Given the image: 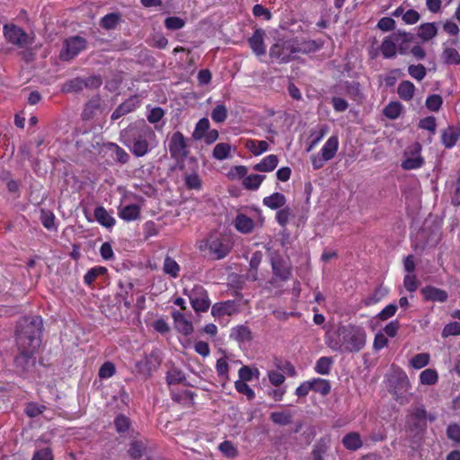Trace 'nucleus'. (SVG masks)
Masks as SVG:
<instances>
[{"instance_id": "f257e3e1", "label": "nucleus", "mask_w": 460, "mask_h": 460, "mask_svg": "<svg viewBox=\"0 0 460 460\" xmlns=\"http://www.w3.org/2000/svg\"><path fill=\"white\" fill-rule=\"evenodd\" d=\"M326 344L340 352H358L366 345V332L362 327L348 324L340 325L326 336Z\"/></svg>"}, {"instance_id": "f03ea898", "label": "nucleus", "mask_w": 460, "mask_h": 460, "mask_svg": "<svg viewBox=\"0 0 460 460\" xmlns=\"http://www.w3.org/2000/svg\"><path fill=\"white\" fill-rule=\"evenodd\" d=\"M151 137H155V133L145 123L131 124L121 132L124 145L136 157H143L149 153L148 138Z\"/></svg>"}, {"instance_id": "7ed1b4c3", "label": "nucleus", "mask_w": 460, "mask_h": 460, "mask_svg": "<svg viewBox=\"0 0 460 460\" xmlns=\"http://www.w3.org/2000/svg\"><path fill=\"white\" fill-rule=\"evenodd\" d=\"M201 251H208V255L214 260L225 258L230 252L228 242L218 234H210L208 237L199 245Z\"/></svg>"}, {"instance_id": "20e7f679", "label": "nucleus", "mask_w": 460, "mask_h": 460, "mask_svg": "<svg viewBox=\"0 0 460 460\" xmlns=\"http://www.w3.org/2000/svg\"><path fill=\"white\" fill-rule=\"evenodd\" d=\"M16 341L20 355L16 357L15 361L19 364L22 361L27 362L32 358L40 345V337H36L35 333L31 336L17 333Z\"/></svg>"}, {"instance_id": "39448f33", "label": "nucleus", "mask_w": 460, "mask_h": 460, "mask_svg": "<svg viewBox=\"0 0 460 460\" xmlns=\"http://www.w3.org/2000/svg\"><path fill=\"white\" fill-rule=\"evenodd\" d=\"M428 412L424 405L411 409L406 419L405 429L415 434H423L427 429Z\"/></svg>"}, {"instance_id": "423d86ee", "label": "nucleus", "mask_w": 460, "mask_h": 460, "mask_svg": "<svg viewBox=\"0 0 460 460\" xmlns=\"http://www.w3.org/2000/svg\"><path fill=\"white\" fill-rule=\"evenodd\" d=\"M183 294L188 296L195 312H206L210 306L207 290L201 285H195L190 290L184 288Z\"/></svg>"}, {"instance_id": "0eeeda50", "label": "nucleus", "mask_w": 460, "mask_h": 460, "mask_svg": "<svg viewBox=\"0 0 460 460\" xmlns=\"http://www.w3.org/2000/svg\"><path fill=\"white\" fill-rule=\"evenodd\" d=\"M296 48L293 41L279 40L270 49V57L278 60L279 63H288L296 58Z\"/></svg>"}, {"instance_id": "6e6552de", "label": "nucleus", "mask_w": 460, "mask_h": 460, "mask_svg": "<svg viewBox=\"0 0 460 460\" xmlns=\"http://www.w3.org/2000/svg\"><path fill=\"white\" fill-rule=\"evenodd\" d=\"M85 46L86 40L83 37L73 36L66 39L59 53V59L66 62L74 59Z\"/></svg>"}, {"instance_id": "1a4fd4ad", "label": "nucleus", "mask_w": 460, "mask_h": 460, "mask_svg": "<svg viewBox=\"0 0 460 460\" xmlns=\"http://www.w3.org/2000/svg\"><path fill=\"white\" fill-rule=\"evenodd\" d=\"M170 155L173 160L182 161L189 155L187 139L180 131L172 133L168 142Z\"/></svg>"}, {"instance_id": "9d476101", "label": "nucleus", "mask_w": 460, "mask_h": 460, "mask_svg": "<svg viewBox=\"0 0 460 460\" xmlns=\"http://www.w3.org/2000/svg\"><path fill=\"white\" fill-rule=\"evenodd\" d=\"M421 149V145L418 142L406 148L404 151L405 159L401 164L403 170L410 171L422 167L424 158L420 155Z\"/></svg>"}, {"instance_id": "9b49d317", "label": "nucleus", "mask_w": 460, "mask_h": 460, "mask_svg": "<svg viewBox=\"0 0 460 460\" xmlns=\"http://www.w3.org/2000/svg\"><path fill=\"white\" fill-rule=\"evenodd\" d=\"M161 362L162 360L158 355V351L153 350L144 358L136 362L135 367L137 374L141 375L145 378H147L150 377L153 373L158 369Z\"/></svg>"}, {"instance_id": "f8f14e48", "label": "nucleus", "mask_w": 460, "mask_h": 460, "mask_svg": "<svg viewBox=\"0 0 460 460\" xmlns=\"http://www.w3.org/2000/svg\"><path fill=\"white\" fill-rule=\"evenodd\" d=\"M270 264L273 275L281 281H287L292 274V267L290 263L285 260L280 254L274 252L270 257Z\"/></svg>"}, {"instance_id": "ddd939ff", "label": "nucleus", "mask_w": 460, "mask_h": 460, "mask_svg": "<svg viewBox=\"0 0 460 460\" xmlns=\"http://www.w3.org/2000/svg\"><path fill=\"white\" fill-rule=\"evenodd\" d=\"M4 35L6 40L18 47H24L28 44V35L20 27L13 24L4 26Z\"/></svg>"}, {"instance_id": "4468645a", "label": "nucleus", "mask_w": 460, "mask_h": 460, "mask_svg": "<svg viewBox=\"0 0 460 460\" xmlns=\"http://www.w3.org/2000/svg\"><path fill=\"white\" fill-rule=\"evenodd\" d=\"M265 36V31L259 28L256 29L252 37L248 39V44L257 57L266 54V46L264 44Z\"/></svg>"}, {"instance_id": "2eb2a0df", "label": "nucleus", "mask_w": 460, "mask_h": 460, "mask_svg": "<svg viewBox=\"0 0 460 460\" xmlns=\"http://www.w3.org/2000/svg\"><path fill=\"white\" fill-rule=\"evenodd\" d=\"M42 328L43 323L41 317L31 316L25 318L24 325L22 326V330L19 331L17 333L30 336H31L32 333H35L36 337H40Z\"/></svg>"}, {"instance_id": "dca6fc26", "label": "nucleus", "mask_w": 460, "mask_h": 460, "mask_svg": "<svg viewBox=\"0 0 460 460\" xmlns=\"http://www.w3.org/2000/svg\"><path fill=\"white\" fill-rule=\"evenodd\" d=\"M139 105V100L137 96L133 95L127 99L125 102L120 103L115 111L112 112L111 119L116 120L120 117L135 111Z\"/></svg>"}, {"instance_id": "f3484780", "label": "nucleus", "mask_w": 460, "mask_h": 460, "mask_svg": "<svg viewBox=\"0 0 460 460\" xmlns=\"http://www.w3.org/2000/svg\"><path fill=\"white\" fill-rule=\"evenodd\" d=\"M420 292L427 301L444 303L448 298V294L446 290L433 286H426L421 288Z\"/></svg>"}, {"instance_id": "a211bd4d", "label": "nucleus", "mask_w": 460, "mask_h": 460, "mask_svg": "<svg viewBox=\"0 0 460 460\" xmlns=\"http://www.w3.org/2000/svg\"><path fill=\"white\" fill-rule=\"evenodd\" d=\"M172 317L174 321V327L175 329L181 332V334L188 336L193 332V325L192 323L186 319L185 315L179 312L174 310L172 313Z\"/></svg>"}, {"instance_id": "6ab92c4d", "label": "nucleus", "mask_w": 460, "mask_h": 460, "mask_svg": "<svg viewBox=\"0 0 460 460\" xmlns=\"http://www.w3.org/2000/svg\"><path fill=\"white\" fill-rule=\"evenodd\" d=\"M392 38L395 40L398 51L402 55L409 52V43L414 40V35L405 31H396L392 34Z\"/></svg>"}, {"instance_id": "aec40b11", "label": "nucleus", "mask_w": 460, "mask_h": 460, "mask_svg": "<svg viewBox=\"0 0 460 460\" xmlns=\"http://www.w3.org/2000/svg\"><path fill=\"white\" fill-rule=\"evenodd\" d=\"M102 99L100 95L93 96L91 100H89L84 107V110L81 113V118L83 120H90L93 119L96 113L101 110Z\"/></svg>"}, {"instance_id": "412c9836", "label": "nucleus", "mask_w": 460, "mask_h": 460, "mask_svg": "<svg viewBox=\"0 0 460 460\" xmlns=\"http://www.w3.org/2000/svg\"><path fill=\"white\" fill-rule=\"evenodd\" d=\"M236 230L242 234H250L254 228L253 220L243 213H239L234 222Z\"/></svg>"}, {"instance_id": "4be33fe9", "label": "nucleus", "mask_w": 460, "mask_h": 460, "mask_svg": "<svg viewBox=\"0 0 460 460\" xmlns=\"http://www.w3.org/2000/svg\"><path fill=\"white\" fill-rule=\"evenodd\" d=\"M262 252L261 251H256L252 254L250 263H249V271L247 272L246 279L251 281H255L258 279V269L262 261Z\"/></svg>"}, {"instance_id": "5701e85b", "label": "nucleus", "mask_w": 460, "mask_h": 460, "mask_svg": "<svg viewBox=\"0 0 460 460\" xmlns=\"http://www.w3.org/2000/svg\"><path fill=\"white\" fill-rule=\"evenodd\" d=\"M279 164V158L276 155H270L264 157L260 163L253 166L257 172H268L273 171Z\"/></svg>"}, {"instance_id": "b1692460", "label": "nucleus", "mask_w": 460, "mask_h": 460, "mask_svg": "<svg viewBox=\"0 0 460 460\" xmlns=\"http://www.w3.org/2000/svg\"><path fill=\"white\" fill-rule=\"evenodd\" d=\"M119 217L125 221H133L140 217V208L137 204H130L119 208Z\"/></svg>"}, {"instance_id": "393cba45", "label": "nucleus", "mask_w": 460, "mask_h": 460, "mask_svg": "<svg viewBox=\"0 0 460 460\" xmlns=\"http://www.w3.org/2000/svg\"><path fill=\"white\" fill-rule=\"evenodd\" d=\"M286 202V197L280 192H274L270 196L265 197L262 200L263 205L270 209L281 208Z\"/></svg>"}, {"instance_id": "a878e982", "label": "nucleus", "mask_w": 460, "mask_h": 460, "mask_svg": "<svg viewBox=\"0 0 460 460\" xmlns=\"http://www.w3.org/2000/svg\"><path fill=\"white\" fill-rule=\"evenodd\" d=\"M234 303L233 301H226L216 303L211 309L213 316L220 317L223 315H231L234 312Z\"/></svg>"}, {"instance_id": "bb28decb", "label": "nucleus", "mask_w": 460, "mask_h": 460, "mask_svg": "<svg viewBox=\"0 0 460 460\" xmlns=\"http://www.w3.org/2000/svg\"><path fill=\"white\" fill-rule=\"evenodd\" d=\"M342 444L348 450L356 451L362 447V440L358 432H349L343 437Z\"/></svg>"}, {"instance_id": "cd10ccee", "label": "nucleus", "mask_w": 460, "mask_h": 460, "mask_svg": "<svg viewBox=\"0 0 460 460\" xmlns=\"http://www.w3.org/2000/svg\"><path fill=\"white\" fill-rule=\"evenodd\" d=\"M293 41V45L296 48V53L308 54L311 52H314L320 49V45L317 44L314 40H302L299 41L297 40H291Z\"/></svg>"}, {"instance_id": "c85d7f7f", "label": "nucleus", "mask_w": 460, "mask_h": 460, "mask_svg": "<svg viewBox=\"0 0 460 460\" xmlns=\"http://www.w3.org/2000/svg\"><path fill=\"white\" fill-rule=\"evenodd\" d=\"M338 146V137L335 136L331 137L322 147L321 155L328 161L332 159L337 153Z\"/></svg>"}, {"instance_id": "c756f323", "label": "nucleus", "mask_w": 460, "mask_h": 460, "mask_svg": "<svg viewBox=\"0 0 460 460\" xmlns=\"http://www.w3.org/2000/svg\"><path fill=\"white\" fill-rule=\"evenodd\" d=\"M94 217L96 220L106 228H111L115 225L114 217H112L103 207H97L94 209Z\"/></svg>"}, {"instance_id": "7c9ffc66", "label": "nucleus", "mask_w": 460, "mask_h": 460, "mask_svg": "<svg viewBox=\"0 0 460 460\" xmlns=\"http://www.w3.org/2000/svg\"><path fill=\"white\" fill-rule=\"evenodd\" d=\"M397 45L395 40L392 38V34L386 37L381 46L380 50L385 58H393L396 56Z\"/></svg>"}, {"instance_id": "2f4dec72", "label": "nucleus", "mask_w": 460, "mask_h": 460, "mask_svg": "<svg viewBox=\"0 0 460 460\" xmlns=\"http://www.w3.org/2000/svg\"><path fill=\"white\" fill-rule=\"evenodd\" d=\"M245 147L255 156L261 155L262 153L269 150V144L267 141H256L254 139H247Z\"/></svg>"}, {"instance_id": "473e14b6", "label": "nucleus", "mask_w": 460, "mask_h": 460, "mask_svg": "<svg viewBox=\"0 0 460 460\" xmlns=\"http://www.w3.org/2000/svg\"><path fill=\"white\" fill-rule=\"evenodd\" d=\"M387 293L388 290L385 288L379 286L374 290V292L371 295H369L368 296L362 300V304L365 306H370L375 304H377L387 295Z\"/></svg>"}, {"instance_id": "72a5a7b5", "label": "nucleus", "mask_w": 460, "mask_h": 460, "mask_svg": "<svg viewBox=\"0 0 460 460\" xmlns=\"http://www.w3.org/2000/svg\"><path fill=\"white\" fill-rule=\"evenodd\" d=\"M195 394L190 390H183L178 393H172V399L185 406L191 407L194 404Z\"/></svg>"}, {"instance_id": "f704fd0d", "label": "nucleus", "mask_w": 460, "mask_h": 460, "mask_svg": "<svg viewBox=\"0 0 460 460\" xmlns=\"http://www.w3.org/2000/svg\"><path fill=\"white\" fill-rule=\"evenodd\" d=\"M415 92L414 84L410 81H402L397 88L399 97L404 101H411Z\"/></svg>"}, {"instance_id": "c9c22d12", "label": "nucleus", "mask_w": 460, "mask_h": 460, "mask_svg": "<svg viewBox=\"0 0 460 460\" xmlns=\"http://www.w3.org/2000/svg\"><path fill=\"white\" fill-rule=\"evenodd\" d=\"M121 22L119 13H111L103 16L100 21V26L105 30H113Z\"/></svg>"}, {"instance_id": "e433bc0d", "label": "nucleus", "mask_w": 460, "mask_h": 460, "mask_svg": "<svg viewBox=\"0 0 460 460\" xmlns=\"http://www.w3.org/2000/svg\"><path fill=\"white\" fill-rule=\"evenodd\" d=\"M438 33V29L434 22L423 23L419 27L418 36L424 41L433 39Z\"/></svg>"}, {"instance_id": "4c0bfd02", "label": "nucleus", "mask_w": 460, "mask_h": 460, "mask_svg": "<svg viewBox=\"0 0 460 460\" xmlns=\"http://www.w3.org/2000/svg\"><path fill=\"white\" fill-rule=\"evenodd\" d=\"M230 336L239 342L250 341L252 339L251 330L244 325L234 328Z\"/></svg>"}, {"instance_id": "58836bf2", "label": "nucleus", "mask_w": 460, "mask_h": 460, "mask_svg": "<svg viewBox=\"0 0 460 460\" xmlns=\"http://www.w3.org/2000/svg\"><path fill=\"white\" fill-rule=\"evenodd\" d=\"M264 179L265 175L262 174H250L243 178V185L246 190H255L259 189Z\"/></svg>"}, {"instance_id": "ea45409f", "label": "nucleus", "mask_w": 460, "mask_h": 460, "mask_svg": "<svg viewBox=\"0 0 460 460\" xmlns=\"http://www.w3.org/2000/svg\"><path fill=\"white\" fill-rule=\"evenodd\" d=\"M185 379L184 373L174 366L167 371L166 382L169 385L182 383Z\"/></svg>"}, {"instance_id": "a19ab883", "label": "nucleus", "mask_w": 460, "mask_h": 460, "mask_svg": "<svg viewBox=\"0 0 460 460\" xmlns=\"http://www.w3.org/2000/svg\"><path fill=\"white\" fill-rule=\"evenodd\" d=\"M108 148L113 151L115 155L114 160L117 163L121 164L128 163L130 156L121 146L115 143H109Z\"/></svg>"}, {"instance_id": "79ce46f5", "label": "nucleus", "mask_w": 460, "mask_h": 460, "mask_svg": "<svg viewBox=\"0 0 460 460\" xmlns=\"http://www.w3.org/2000/svg\"><path fill=\"white\" fill-rule=\"evenodd\" d=\"M146 447L141 440H133L129 444L128 450V455L133 459H139L146 453Z\"/></svg>"}, {"instance_id": "37998d69", "label": "nucleus", "mask_w": 460, "mask_h": 460, "mask_svg": "<svg viewBox=\"0 0 460 460\" xmlns=\"http://www.w3.org/2000/svg\"><path fill=\"white\" fill-rule=\"evenodd\" d=\"M209 120L208 118L200 119L195 126L194 131L192 133V138L194 140H200L205 137V134L209 129Z\"/></svg>"}, {"instance_id": "c03bdc74", "label": "nucleus", "mask_w": 460, "mask_h": 460, "mask_svg": "<svg viewBox=\"0 0 460 460\" xmlns=\"http://www.w3.org/2000/svg\"><path fill=\"white\" fill-rule=\"evenodd\" d=\"M312 391L319 393L322 395H327L331 391V385L328 380L322 378H314L310 381Z\"/></svg>"}, {"instance_id": "a18cd8bd", "label": "nucleus", "mask_w": 460, "mask_h": 460, "mask_svg": "<svg viewBox=\"0 0 460 460\" xmlns=\"http://www.w3.org/2000/svg\"><path fill=\"white\" fill-rule=\"evenodd\" d=\"M402 110V106L399 102H391L384 108L383 114L390 119H395L401 115Z\"/></svg>"}, {"instance_id": "49530a36", "label": "nucleus", "mask_w": 460, "mask_h": 460, "mask_svg": "<svg viewBox=\"0 0 460 460\" xmlns=\"http://www.w3.org/2000/svg\"><path fill=\"white\" fill-rule=\"evenodd\" d=\"M460 135L452 128H448L442 133V143L447 148L453 147Z\"/></svg>"}, {"instance_id": "de8ad7c7", "label": "nucleus", "mask_w": 460, "mask_h": 460, "mask_svg": "<svg viewBox=\"0 0 460 460\" xmlns=\"http://www.w3.org/2000/svg\"><path fill=\"white\" fill-rule=\"evenodd\" d=\"M84 89L83 78L75 77L66 81L61 88L63 93H78Z\"/></svg>"}, {"instance_id": "09e8293b", "label": "nucleus", "mask_w": 460, "mask_h": 460, "mask_svg": "<svg viewBox=\"0 0 460 460\" xmlns=\"http://www.w3.org/2000/svg\"><path fill=\"white\" fill-rule=\"evenodd\" d=\"M270 419L275 424L285 426L291 423L292 414L289 411H273L270 413Z\"/></svg>"}, {"instance_id": "8fccbe9b", "label": "nucleus", "mask_w": 460, "mask_h": 460, "mask_svg": "<svg viewBox=\"0 0 460 460\" xmlns=\"http://www.w3.org/2000/svg\"><path fill=\"white\" fill-rule=\"evenodd\" d=\"M438 380V372L432 368L423 370L420 375V381L425 385H433Z\"/></svg>"}, {"instance_id": "3c124183", "label": "nucleus", "mask_w": 460, "mask_h": 460, "mask_svg": "<svg viewBox=\"0 0 460 460\" xmlns=\"http://www.w3.org/2000/svg\"><path fill=\"white\" fill-rule=\"evenodd\" d=\"M55 215L52 211L47 209L40 210V221L45 228L48 230H56L57 226L55 225Z\"/></svg>"}, {"instance_id": "603ef678", "label": "nucleus", "mask_w": 460, "mask_h": 460, "mask_svg": "<svg viewBox=\"0 0 460 460\" xmlns=\"http://www.w3.org/2000/svg\"><path fill=\"white\" fill-rule=\"evenodd\" d=\"M164 271L172 278H177L180 273V266L175 260L167 256L164 262Z\"/></svg>"}, {"instance_id": "864d4df0", "label": "nucleus", "mask_w": 460, "mask_h": 460, "mask_svg": "<svg viewBox=\"0 0 460 460\" xmlns=\"http://www.w3.org/2000/svg\"><path fill=\"white\" fill-rule=\"evenodd\" d=\"M231 146L227 143H218L213 150V156L217 160H224L229 157Z\"/></svg>"}, {"instance_id": "5fc2aeb1", "label": "nucleus", "mask_w": 460, "mask_h": 460, "mask_svg": "<svg viewBox=\"0 0 460 460\" xmlns=\"http://www.w3.org/2000/svg\"><path fill=\"white\" fill-rule=\"evenodd\" d=\"M444 62L447 65H459L460 54L454 48H446L443 51Z\"/></svg>"}, {"instance_id": "6e6d98bb", "label": "nucleus", "mask_w": 460, "mask_h": 460, "mask_svg": "<svg viewBox=\"0 0 460 460\" xmlns=\"http://www.w3.org/2000/svg\"><path fill=\"white\" fill-rule=\"evenodd\" d=\"M107 269L102 266H98L89 270L84 277V281L86 285L91 286L96 278L100 275H104Z\"/></svg>"}, {"instance_id": "4d7b16f0", "label": "nucleus", "mask_w": 460, "mask_h": 460, "mask_svg": "<svg viewBox=\"0 0 460 460\" xmlns=\"http://www.w3.org/2000/svg\"><path fill=\"white\" fill-rule=\"evenodd\" d=\"M239 380L243 382H248L252 379L253 376H255L257 379L259 378L260 372L257 368H251L248 366L242 367L239 371Z\"/></svg>"}, {"instance_id": "13d9d810", "label": "nucleus", "mask_w": 460, "mask_h": 460, "mask_svg": "<svg viewBox=\"0 0 460 460\" xmlns=\"http://www.w3.org/2000/svg\"><path fill=\"white\" fill-rule=\"evenodd\" d=\"M186 21L178 16H169L164 20V26L169 31H177L183 28Z\"/></svg>"}, {"instance_id": "bf43d9fd", "label": "nucleus", "mask_w": 460, "mask_h": 460, "mask_svg": "<svg viewBox=\"0 0 460 460\" xmlns=\"http://www.w3.org/2000/svg\"><path fill=\"white\" fill-rule=\"evenodd\" d=\"M332 365V358L322 357L317 360L314 369L318 374L328 375L330 373Z\"/></svg>"}, {"instance_id": "052dcab7", "label": "nucleus", "mask_w": 460, "mask_h": 460, "mask_svg": "<svg viewBox=\"0 0 460 460\" xmlns=\"http://www.w3.org/2000/svg\"><path fill=\"white\" fill-rule=\"evenodd\" d=\"M130 420L123 414L118 415L114 420V426L118 433L123 434L128 430L130 427Z\"/></svg>"}, {"instance_id": "680f3d73", "label": "nucleus", "mask_w": 460, "mask_h": 460, "mask_svg": "<svg viewBox=\"0 0 460 460\" xmlns=\"http://www.w3.org/2000/svg\"><path fill=\"white\" fill-rule=\"evenodd\" d=\"M429 355L428 353L416 354L410 361V365L415 369H420L429 363Z\"/></svg>"}, {"instance_id": "e2e57ef3", "label": "nucleus", "mask_w": 460, "mask_h": 460, "mask_svg": "<svg viewBox=\"0 0 460 460\" xmlns=\"http://www.w3.org/2000/svg\"><path fill=\"white\" fill-rule=\"evenodd\" d=\"M227 109L223 104H217L211 112V118L215 122L222 123L227 118Z\"/></svg>"}, {"instance_id": "0e129e2a", "label": "nucleus", "mask_w": 460, "mask_h": 460, "mask_svg": "<svg viewBox=\"0 0 460 460\" xmlns=\"http://www.w3.org/2000/svg\"><path fill=\"white\" fill-rule=\"evenodd\" d=\"M185 186L189 190H200L202 181L200 177L196 173L187 174L184 178Z\"/></svg>"}, {"instance_id": "69168bd1", "label": "nucleus", "mask_w": 460, "mask_h": 460, "mask_svg": "<svg viewBox=\"0 0 460 460\" xmlns=\"http://www.w3.org/2000/svg\"><path fill=\"white\" fill-rule=\"evenodd\" d=\"M408 73L412 78L421 81L426 76L427 70L422 64L411 65L408 67Z\"/></svg>"}, {"instance_id": "338daca9", "label": "nucleus", "mask_w": 460, "mask_h": 460, "mask_svg": "<svg viewBox=\"0 0 460 460\" xmlns=\"http://www.w3.org/2000/svg\"><path fill=\"white\" fill-rule=\"evenodd\" d=\"M460 335V323L451 322L445 325L442 331V336L444 338L448 336H458Z\"/></svg>"}, {"instance_id": "774afa93", "label": "nucleus", "mask_w": 460, "mask_h": 460, "mask_svg": "<svg viewBox=\"0 0 460 460\" xmlns=\"http://www.w3.org/2000/svg\"><path fill=\"white\" fill-rule=\"evenodd\" d=\"M447 436L450 440L454 441L456 444H459L460 425L456 423L449 424L447 429Z\"/></svg>"}]
</instances>
